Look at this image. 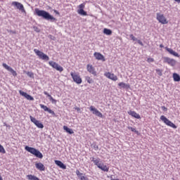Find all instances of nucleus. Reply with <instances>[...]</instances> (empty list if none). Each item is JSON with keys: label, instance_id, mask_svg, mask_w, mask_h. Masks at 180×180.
Instances as JSON below:
<instances>
[{"label": "nucleus", "instance_id": "1", "mask_svg": "<svg viewBox=\"0 0 180 180\" xmlns=\"http://www.w3.org/2000/svg\"><path fill=\"white\" fill-rule=\"evenodd\" d=\"M34 12L37 16H39L40 18H43V19H45L46 20H51L52 22H56V20H57V19H56V18H54L53 15L49 14V12H47L44 10H40L39 8H35Z\"/></svg>", "mask_w": 180, "mask_h": 180}, {"label": "nucleus", "instance_id": "2", "mask_svg": "<svg viewBox=\"0 0 180 180\" xmlns=\"http://www.w3.org/2000/svg\"><path fill=\"white\" fill-rule=\"evenodd\" d=\"M26 151H28V153H30L31 154H33V155H35V157H37L38 158H43V154L40 153V151L34 148H32L30 146H25Z\"/></svg>", "mask_w": 180, "mask_h": 180}, {"label": "nucleus", "instance_id": "3", "mask_svg": "<svg viewBox=\"0 0 180 180\" xmlns=\"http://www.w3.org/2000/svg\"><path fill=\"white\" fill-rule=\"evenodd\" d=\"M156 19L158 20L159 23H161L162 25H167L168 23V21L165 16H164V14L157 13Z\"/></svg>", "mask_w": 180, "mask_h": 180}, {"label": "nucleus", "instance_id": "4", "mask_svg": "<svg viewBox=\"0 0 180 180\" xmlns=\"http://www.w3.org/2000/svg\"><path fill=\"white\" fill-rule=\"evenodd\" d=\"M34 52L41 60H45V61H49L50 60V58H49V56L44 54L42 51L37 50V49H34Z\"/></svg>", "mask_w": 180, "mask_h": 180}, {"label": "nucleus", "instance_id": "5", "mask_svg": "<svg viewBox=\"0 0 180 180\" xmlns=\"http://www.w3.org/2000/svg\"><path fill=\"white\" fill-rule=\"evenodd\" d=\"M160 120L162 122H163L167 126H169V127H172L173 129H176V125L175 124L172 123L168 118H167L165 116L162 115L160 117Z\"/></svg>", "mask_w": 180, "mask_h": 180}, {"label": "nucleus", "instance_id": "6", "mask_svg": "<svg viewBox=\"0 0 180 180\" xmlns=\"http://www.w3.org/2000/svg\"><path fill=\"white\" fill-rule=\"evenodd\" d=\"M49 64L51 65V67H53L55 70H56V71H59L60 72H63V71H64V68L54 61H49Z\"/></svg>", "mask_w": 180, "mask_h": 180}, {"label": "nucleus", "instance_id": "7", "mask_svg": "<svg viewBox=\"0 0 180 180\" xmlns=\"http://www.w3.org/2000/svg\"><path fill=\"white\" fill-rule=\"evenodd\" d=\"M70 75L76 84H82V79H81V77H79L77 73L71 72Z\"/></svg>", "mask_w": 180, "mask_h": 180}, {"label": "nucleus", "instance_id": "8", "mask_svg": "<svg viewBox=\"0 0 180 180\" xmlns=\"http://www.w3.org/2000/svg\"><path fill=\"white\" fill-rule=\"evenodd\" d=\"M12 5L13 6H16L17 9H19V11H21L22 13H26V10H25V7L23 6V4L18 1H13L12 2Z\"/></svg>", "mask_w": 180, "mask_h": 180}, {"label": "nucleus", "instance_id": "9", "mask_svg": "<svg viewBox=\"0 0 180 180\" xmlns=\"http://www.w3.org/2000/svg\"><path fill=\"white\" fill-rule=\"evenodd\" d=\"M90 112H92L93 115H95L96 116H98V117H103V115L94 106H90L89 108Z\"/></svg>", "mask_w": 180, "mask_h": 180}, {"label": "nucleus", "instance_id": "10", "mask_svg": "<svg viewBox=\"0 0 180 180\" xmlns=\"http://www.w3.org/2000/svg\"><path fill=\"white\" fill-rule=\"evenodd\" d=\"M163 60L164 63H167V64H169V65H171L172 67H174V65H176V60H175L174 59H172L168 57H164Z\"/></svg>", "mask_w": 180, "mask_h": 180}, {"label": "nucleus", "instance_id": "11", "mask_svg": "<svg viewBox=\"0 0 180 180\" xmlns=\"http://www.w3.org/2000/svg\"><path fill=\"white\" fill-rule=\"evenodd\" d=\"M3 67L5 68L7 71H9L13 77H16V75H18L16 71H15L11 66L6 65V63H3Z\"/></svg>", "mask_w": 180, "mask_h": 180}, {"label": "nucleus", "instance_id": "12", "mask_svg": "<svg viewBox=\"0 0 180 180\" xmlns=\"http://www.w3.org/2000/svg\"><path fill=\"white\" fill-rule=\"evenodd\" d=\"M86 69L90 74H92V75H94V77H96V72L95 71V68H94L92 65H87Z\"/></svg>", "mask_w": 180, "mask_h": 180}, {"label": "nucleus", "instance_id": "13", "mask_svg": "<svg viewBox=\"0 0 180 180\" xmlns=\"http://www.w3.org/2000/svg\"><path fill=\"white\" fill-rule=\"evenodd\" d=\"M39 106H40V108H41V109H44V110L45 112H49L53 116H56V112H54V111H53L51 109L49 108L46 105H44L43 104H40Z\"/></svg>", "mask_w": 180, "mask_h": 180}, {"label": "nucleus", "instance_id": "14", "mask_svg": "<svg viewBox=\"0 0 180 180\" xmlns=\"http://www.w3.org/2000/svg\"><path fill=\"white\" fill-rule=\"evenodd\" d=\"M94 57L96 60H101V61H106V59L105 58V56L102 55L101 53L96 52L94 53Z\"/></svg>", "mask_w": 180, "mask_h": 180}, {"label": "nucleus", "instance_id": "15", "mask_svg": "<svg viewBox=\"0 0 180 180\" xmlns=\"http://www.w3.org/2000/svg\"><path fill=\"white\" fill-rule=\"evenodd\" d=\"M107 78L112 79V81H117V76L115 75V74H111L110 72H107L105 74Z\"/></svg>", "mask_w": 180, "mask_h": 180}, {"label": "nucleus", "instance_id": "16", "mask_svg": "<svg viewBox=\"0 0 180 180\" xmlns=\"http://www.w3.org/2000/svg\"><path fill=\"white\" fill-rule=\"evenodd\" d=\"M35 167L37 169H39V171H45L46 167H44V165L41 162H38L35 164Z\"/></svg>", "mask_w": 180, "mask_h": 180}, {"label": "nucleus", "instance_id": "17", "mask_svg": "<svg viewBox=\"0 0 180 180\" xmlns=\"http://www.w3.org/2000/svg\"><path fill=\"white\" fill-rule=\"evenodd\" d=\"M165 50H167V51H168V53H169V54H171L172 56H174V57H179V54L172 50V49L166 47Z\"/></svg>", "mask_w": 180, "mask_h": 180}, {"label": "nucleus", "instance_id": "18", "mask_svg": "<svg viewBox=\"0 0 180 180\" xmlns=\"http://www.w3.org/2000/svg\"><path fill=\"white\" fill-rule=\"evenodd\" d=\"M128 114L130 115V116H132V117H135V119H141V117L140 115H139L135 111L129 110L128 111Z\"/></svg>", "mask_w": 180, "mask_h": 180}, {"label": "nucleus", "instance_id": "19", "mask_svg": "<svg viewBox=\"0 0 180 180\" xmlns=\"http://www.w3.org/2000/svg\"><path fill=\"white\" fill-rule=\"evenodd\" d=\"M55 164L60 168H62V169H67V166L60 160H55Z\"/></svg>", "mask_w": 180, "mask_h": 180}, {"label": "nucleus", "instance_id": "20", "mask_svg": "<svg viewBox=\"0 0 180 180\" xmlns=\"http://www.w3.org/2000/svg\"><path fill=\"white\" fill-rule=\"evenodd\" d=\"M118 86L123 88V89H129L130 88V84H126L124 82H120Z\"/></svg>", "mask_w": 180, "mask_h": 180}, {"label": "nucleus", "instance_id": "21", "mask_svg": "<svg viewBox=\"0 0 180 180\" xmlns=\"http://www.w3.org/2000/svg\"><path fill=\"white\" fill-rule=\"evenodd\" d=\"M173 79L174 82H179L180 81V76L178 75V73H174L173 74Z\"/></svg>", "mask_w": 180, "mask_h": 180}, {"label": "nucleus", "instance_id": "22", "mask_svg": "<svg viewBox=\"0 0 180 180\" xmlns=\"http://www.w3.org/2000/svg\"><path fill=\"white\" fill-rule=\"evenodd\" d=\"M63 130H65V131L69 134H74V131L72 130V129H70L67 126H63Z\"/></svg>", "mask_w": 180, "mask_h": 180}, {"label": "nucleus", "instance_id": "23", "mask_svg": "<svg viewBox=\"0 0 180 180\" xmlns=\"http://www.w3.org/2000/svg\"><path fill=\"white\" fill-rule=\"evenodd\" d=\"M99 169H101V171H104V172H109V167H106V165H103V163H102Z\"/></svg>", "mask_w": 180, "mask_h": 180}, {"label": "nucleus", "instance_id": "24", "mask_svg": "<svg viewBox=\"0 0 180 180\" xmlns=\"http://www.w3.org/2000/svg\"><path fill=\"white\" fill-rule=\"evenodd\" d=\"M103 33H104V34H106L107 36H110L112 34V30H109L108 28H104Z\"/></svg>", "mask_w": 180, "mask_h": 180}, {"label": "nucleus", "instance_id": "25", "mask_svg": "<svg viewBox=\"0 0 180 180\" xmlns=\"http://www.w3.org/2000/svg\"><path fill=\"white\" fill-rule=\"evenodd\" d=\"M35 126H37V127H38L39 129H43L44 127V125H43V124L41 122H40V121L38 120V122L37 123L34 124Z\"/></svg>", "mask_w": 180, "mask_h": 180}, {"label": "nucleus", "instance_id": "26", "mask_svg": "<svg viewBox=\"0 0 180 180\" xmlns=\"http://www.w3.org/2000/svg\"><path fill=\"white\" fill-rule=\"evenodd\" d=\"M77 12L79 15H82V16H86V11H84V9H79Z\"/></svg>", "mask_w": 180, "mask_h": 180}, {"label": "nucleus", "instance_id": "27", "mask_svg": "<svg viewBox=\"0 0 180 180\" xmlns=\"http://www.w3.org/2000/svg\"><path fill=\"white\" fill-rule=\"evenodd\" d=\"M20 95H22V96H24V98H27L28 95L27 93L22 91V90H20Z\"/></svg>", "mask_w": 180, "mask_h": 180}, {"label": "nucleus", "instance_id": "28", "mask_svg": "<svg viewBox=\"0 0 180 180\" xmlns=\"http://www.w3.org/2000/svg\"><path fill=\"white\" fill-rule=\"evenodd\" d=\"M49 99L52 103H54V105L57 103V100L54 99L51 96H49Z\"/></svg>", "mask_w": 180, "mask_h": 180}, {"label": "nucleus", "instance_id": "29", "mask_svg": "<svg viewBox=\"0 0 180 180\" xmlns=\"http://www.w3.org/2000/svg\"><path fill=\"white\" fill-rule=\"evenodd\" d=\"M86 81H87L88 84H92L94 82V80L89 76L86 77Z\"/></svg>", "mask_w": 180, "mask_h": 180}, {"label": "nucleus", "instance_id": "30", "mask_svg": "<svg viewBox=\"0 0 180 180\" xmlns=\"http://www.w3.org/2000/svg\"><path fill=\"white\" fill-rule=\"evenodd\" d=\"M30 119L31 122L32 123H34V124H35L38 122V120H36V118L32 117V115L30 116Z\"/></svg>", "mask_w": 180, "mask_h": 180}, {"label": "nucleus", "instance_id": "31", "mask_svg": "<svg viewBox=\"0 0 180 180\" xmlns=\"http://www.w3.org/2000/svg\"><path fill=\"white\" fill-rule=\"evenodd\" d=\"M0 153H1L2 154H5V153H6V151L5 150V148H4V146L1 144H0Z\"/></svg>", "mask_w": 180, "mask_h": 180}, {"label": "nucleus", "instance_id": "32", "mask_svg": "<svg viewBox=\"0 0 180 180\" xmlns=\"http://www.w3.org/2000/svg\"><path fill=\"white\" fill-rule=\"evenodd\" d=\"M129 37L131 39V40H133V41H137V40H138L137 38H136L135 36L133 35V34H131L129 35Z\"/></svg>", "mask_w": 180, "mask_h": 180}, {"label": "nucleus", "instance_id": "33", "mask_svg": "<svg viewBox=\"0 0 180 180\" xmlns=\"http://www.w3.org/2000/svg\"><path fill=\"white\" fill-rule=\"evenodd\" d=\"M128 129L129 130H131V131H133L134 133H139V131H137V130H136V129L134 127H129Z\"/></svg>", "mask_w": 180, "mask_h": 180}, {"label": "nucleus", "instance_id": "34", "mask_svg": "<svg viewBox=\"0 0 180 180\" xmlns=\"http://www.w3.org/2000/svg\"><path fill=\"white\" fill-rule=\"evenodd\" d=\"M28 101H34V98H33V96H30L28 94V96H27V98Z\"/></svg>", "mask_w": 180, "mask_h": 180}, {"label": "nucleus", "instance_id": "35", "mask_svg": "<svg viewBox=\"0 0 180 180\" xmlns=\"http://www.w3.org/2000/svg\"><path fill=\"white\" fill-rule=\"evenodd\" d=\"M92 161L96 165L99 163V159L94 160V158H93Z\"/></svg>", "mask_w": 180, "mask_h": 180}, {"label": "nucleus", "instance_id": "36", "mask_svg": "<svg viewBox=\"0 0 180 180\" xmlns=\"http://www.w3.org/2000/svg\"><path fill=\"white\" fill-rule=\"evenodd\" d=\"M34 32H37V33H40V29H39L37 27H34Z\"/></svg>", "mask_w": 180, "mask_h": 180}, {"label": "nucleus", "instance_id": "37", "mask_svg": "<svg viewBox=\"0 0 180 180\" xmlns=\"http://www.w3.org/2000/svg\"><path fill=\"white\" fill-rule=\"evenodd\" d=\"M156 72H158V75L161 77L162 75V72L160 69H157Z\"/></svg>", "mask_w": 180, "mask_h": 180}, {"label": "nucleus", "instance_id": "38", "mask_svg": "<svg viewBox=\"0 0 180 180\" xmlns=\"http://www.w3.org/2000/svg\"><path fill=\"white\" fill-rule=\"evenodd\" d=\"M27 75H28L30 77V78H32V77H33V72H27Z\"/></svg>", "mask_w": 180, "mask_h": 180}, {"label": "nucleus", "instance_id": "39", "mask_svg": "<svg viewBox=\"0 0 180 180\" xmlns=\"http://www.w3.org/2000/svg\"><path fill=\"white\" fill-rule=\"evenodd\" d=\"M110 178L111 180H119V179H116L115 175H111Z\"/></svg>", "mask_w": 180, "mask_h": 180}, {"label": "nucleus", "instance_id": "40", "mask_svg": "<svg viewBox=\"0 0 180 180\" xmlns=\"http://www.w3.org/2000/svg\"><path fill=\"white\" fill-rule=\"evenodd\" d=\"M147 61L148 63H154V58H149Z\"/></svg>", "mask_w": 180, "mask_h": 180}, {"label": "nucleus", "instance_id": "41", "mask_svg": "<svg viewBox=\"0 0 180 180\" xmlns=\"http://www.w3.org/2000/svg\"><path fill=\"white\" fill-rule=\"evenodd\" d=\"M8 33H12L13 34H16V31H12V30H7Z\"/></svg>", "mask_w": 180, "mask_h": 180}, {"label": "nucleus", "instance_id": "42", "mask_svg": "<svg viewBox=\"0 0 180 180\" xmlns=\"http://www.w3.org/2000/svg\"><path fill=\"white\" fill-rule=\"evenodd\" d=\"M79 9H84V8H85V4H82L79 6Z\"/></svg>", "mask_w": 180, "mask_h": 180}, {"label": "nucleus", "instance_id": "43", "mask_svg": "<svg viewBox=\"0 0 180 180\" xmlns=\"http://www.w3.org/2000/svg\"><path fill=\"white\" fill-rule=\"evenodd\" d=\"M137 43H139L140 44V46H144V44H143V42L141 41V40L138 39L136 40Z\"/></svg>", "mask_w": 180, "mask_h": 180}, {"label": "nucleus", "instance_id": "44", "mask_svg": "<svg viewBox=\"0 0 180 180\" xmlns=\"http://www.w3.org/2000/svg\"><path fill=\"white\" fill-rule=\"evenodd\" d=\"M162 109L164 110V112H167V110H168V108H167L165 106H162Z\"/></svg>", "mask_w": 180, "mask_h": 180}, {"label": "nucleus", "instance_id": "45", "mask_svg": "<svg viewBox=\"0 0 180 180\" xmlns=\"http://www.w3.org/2000/svg\"><path fill=\"white\" fill-rule=\"evenodd\" d=\"M44 95H46V96H48L49 98V96H51V95L49 94V93H47V91H44Z\"/></svg>", "mask_w": 180, "mask_h": 180}, {"label": "nucleus", "instance_id": "46", "mask_svg": "<svg viewBox=\"0 0 180 180\" xmlns=\"http://www.w3.org/2000/svg\"><path fill=\"white\" fill-rule=\"evenodd\" d=\"M103 163H97V165H96L98 168H101V165H102Z\"/></svg>", "mask_w": 180, "mask_h": 180}, {"label": "nucleus", "instance_id": "47", "mask_svg": "<svg viewBox=\"0 0 180 180\" xmlns=\"http://www.w3.org/2000/svg\"><path fill=\"white\" fill-rule=\"evenodd\" d=\"M77 175H82V173L79 172V170L76 171Z\"/></svg>", "mask_w": 180, "mask_h": 180}, {"label": "nucleus", "instance_id": "48", "mask_svg": "<svg viewBox=\"0 0 180 180\" xmlns=\"http://www.w3.org/2000/svg\"><path fill=\"white\" fill-rule=\"evenodd\" d=\"M54 13H56V15H60V13L57 10H55Z\"/></svg>", "mask_w": 180, "mask_h": 180}, {"label": "nucleus", "instance_id": "49", "mask_svg": "<svg viewBox=\"0 0 180 180\" xmlns=\"http://www.w3.org/2000/svg\"><path fill=\"white\" fill-rule=\"evenodd\" d=\"M160 47L161 49H162V48L164 47V45L160 44Z\"/></svg>", "mask_w": 180, "mask_h": 180}, {"label": "nucleus", "instance_id": "50", "mask_svg": "<svg viewBox=\"0 0 180 180\" xmlns=\"http://www.w3.org/2000/svg\"><path fill=\"white\" fill-rule=\"evenodd\" d=\"M176 2L180 3V0H174Z\"/></svg>", "mask_w": 180, "mask_h": 180}, {"label": "nucleus", "instance_id": "51", "mask_svg": "<svg viewBox=\"0 0 180 180\" xmlns=\"http://www.w3.org/2000/svg\"><path fill=\"white\" fill-rule=\"evenodd\" d=\"M0 180H4L1 176H0Z\"/></svg>", "mask_w": 180, "mask_h": 180}, {"label": "nucleus", "instance_id": "52", "mask_svg": "<svg viewBox=\"0 0 180 180\" xmlns=\"http://www.w3.org/2000/svg\"><path fill=\"white\" fill-rule=\"evenodd\" d=\"M76 109H77V110H80L79 108H77Z\"/></svg>", "mask_w": 180, "mask_h": 180}, {"label": "nucleus", "instance_id": "53", "mask_svg": "<svg viewBox=\"0 0 180 180\" xmlns=\"http://www.w3.org/2000/svg\"><path fill=\"white\" fill-rule=\"evenodd\" d=\"M51 39H52L53 40H54V39H53V37H51Z\"/></svg>", "mask_w": 180, "mask_h": 180}]
</instances>
